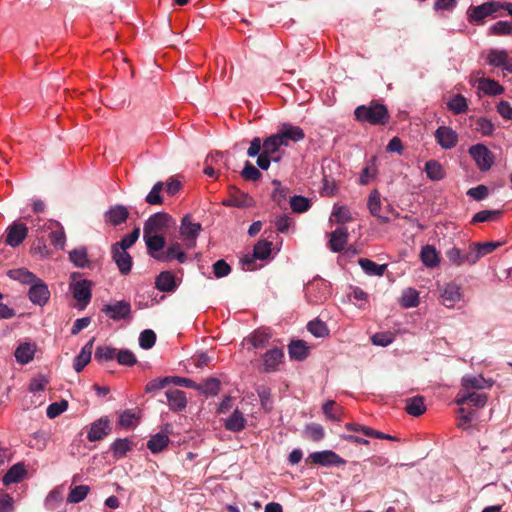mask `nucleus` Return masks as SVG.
<instances>
[{
	"instance_id": "1",
	"label": "nucleus",
	"mask_w": 512,
	"mask_h": 512,
	"mask_svg": "<svg viewBox=\"0 0 512 512\" xmlns=\"http://www.w3.org/2000/svg\"><path fill=\"white\" fill-rule=\"evenodd\" d=\"M354 113L358 121L367 122L371 125H384L389 120L387 108L378 103L359 106Z\"/></svg>"
},
{
	"instance_id": "2",
	"label": "nucleus",
	"mask_w": 512,
	"mask_h": 512,
	"mask_svg": "<svg viewBox=\"0 0 512 512\" xmlns=\"http://www.w3.org/2000/svg\"><path fill=\"white\" fill-rule=\"evenodd\" d=\"M175 225L172 217L166 213H155L144 223L143 235L163 234L168 228Z\"/></svg>"
},
{
	"instance_id": "3",
	"label": "nucleus",
	"mask_w": 512,
	"mask_h": 512,
	"mask_svg": "<svg viewBox=\"0 0 512 512\" xmlns=\"http://www.w3.org/2000/svg\"><path fill=\"white\" fill-rule=\"evenodd\" d=\"M201 229V224L198 222H193L190 215H185L182 218L179 232L183 240L184 248L192 249L196 246V240Z\"/></svg>"
},
{
	"instance_id": "4",
	"label": "nucleus",
	"mask_w": 512,
	"mask_h": 512,
	"mask_svg": "<svg viewBox=\"0 0 512 512\" xmlns=\"http://www.w3.org/2000/svg\"><path fill=\"white\" fill-rule=\"evenodd\" d=\"M440 302L447 308H454L455 305L463 300L462 287L455 283L449 282L439 287Z\"/></svg>"
},
{
	"instance_id": "5",
	"label": "nucleus",
	"mask_w": 512,
	"mask_h": 512,
	"mask_svg": "<svg viewBox=\"0 0 512 512\" xmlns=\"http://www.w3.org/2000/svg\"><path fill=\"white\" fill-rule=\"evenodd\" d=\"M272 243L267 240H261L254 246L253 257L242 259V268L247 271L256 269L255 259L265 260L270 256Z\"/></svg>"
},
{
	"instance_id": "6",
	"label": "nucleus",
	"mask_w": 512,
	"mask_h": 512,
	"mask_svg": "<svg viewBox=\"0 0 512 512\" xmlns=\"http://www.w3.org/2000/svg\"><path fill=\"white\" fill-rule=\"evenodd\" d=\"M41 219H38V230L46 232L50 231V239L54 246L63 248L65 245L66 237L61 224L54 220H47L42 226L40 225Z\"/></svg>"
},
{
	"instance_id": "7",
	"label": "nucleus",
	"mask_w": 512,
	"mask_h": 512,
	"mask_svg": "<svg viewBox=\"0 0 512 512\" xmlns=\"http://www.w3.org/2000/svg\"><path fill=\"white\" fill-rule=\"evenodd\" d=\"M283 359L284 353L282 349H270L263 354L262 363L259 366V370L266 373L277 371L280 364L283 362Z\"/></svg>"
},
{
	"instance_id": "8",
	"label": "nucleus",
	"mask_w": 512,
	"mask_h": 512,
	"mask_svg": "<svg viewBox=\"0 0 512 512\" xmlns=\"http://www.w3.org/2000/svg\"><path fill=\"white\" fill-rule=\"evenodd\" d=\"M469 153L475 160L480 170H488L493 164V156L489 149L483 144H476L470 147Z\"/></svg>"
},
{
	"instance_id": "9",
	"label": "nucleus",
	"mask_w": 512,
	"mask_h": 512,
	"mask_svg": "<svg viewBox=\"0 0 512 512\" xmlns=\"http://www.w3.org/2000/svg\"><path fill=\"white\" fill-rule=\"evenodd\" d=\"M28 297L33 304L40 306L46 304L50 298L48 286L37 277L36 281L30 285Z\"/></svg>"
},
{
	"instance_id": "10",
	"label": "nucleus",
	"mask_w": 512,
	"mask_h": 512,
	"mask_svg": "<svg viewBox=\"0 0 512 512\" xmlns=\"http://www.w3.org/2000/svg\"><path fill=\"white\" fill-rule=\"evenodd\" d=\"M501 8V3L497 1L486 2L470 9L469 21L480 23L484 18L492 15Z\"/></svg>"
},
{
	"instance_id": "11",
	"label": "nucleus",
	"mask_w": 512,
	"mask_h": 512,
	"mask_svg": "<svg viewBox=\"0 0 512 512\" xmlns=\"http://www.w3.org/2000/svg\"><path fill=\"white\" fill-rule=\"evenodd\" d=\"M455 402L458 405L470 403L477 408H482L486 405L487 395L476 391H468L466 388L460 389L456 395Z\"/></svg>"
},
{
	"instance_id": "12",
	"label": "nucleus",
	"mask_w": 512,
	"mask_h": 512,
	"mask_svg": "<svg viewBox=\"0 0 512 512\" xmlns=\"http://www.w3.org/2000/svg\"><path fill=\"white\" fill-rule=\"evenodd\" d=\"M309 459L322 466H340L346 464V461L331 450L314 452L309 455Z\"/></svg>"
},
{
	"instance_id": "13",
	"label": "nucleus",
	"mask_w": 512,
	"mask_h": 512,
	"mask_svg": "<svg viewBox=\"0 0 512 512\" xmlns=\"http://www.w3.org/2000/svg\"><path fill=\"white\" fill-rule=\"evenodd\" d=\"M435 139L443 149H452L458 143V134L448 126H440L435 132Z\"/></svg>"
},
{
	"instance_id": "14",
	"label": "nucleus",
	"mask_w": 512,
	"mask_h": 512,
	"mask_svg": "<svg viewBox=\"0 0 512 512\" xmlns=\"http://www.w3.org/2000/svg\"><path fill=\"white\" fill-rule=\"evenodd\" d=\"M102 311L113 320L125 319L130 315L131 305L127 301H117L114 304H107Z\"/></svg>"
},
{
	"instance_id": "15",
	"label": "nucleus",
	"mask_w": 512,
	"mask_h": 512,
	"mask_svg": "<svg viewBox=\"0 0 512 512\" xmlns=\"http://www.w3.org/2000/svg\"><path fill=\"white\" fill-rule=\"evenodd\" d=\"M111 253L121 274L127 275L132 268V257L130 254L120 246H112Z\"/></svg>"
},
{
	"instance_id": "16",
	"label": "nucleus",
	"mask_w": 512,
	"mask_h": 512,
	"mask_svg": "<svg viewBox=\"0 0 512 512\" xmlns=\"http://www.w3.org/2000/svg\"><path fill=\"white\" fill-rule=\"evenodd\" d=\"M277 134L283 138L284 146H288L290 142L301 141L305 136L301 127L287 123L281 125Z\"/></svg>"
},
{
	"instance_id": "17",
	"label": "nucleus",
	"mask_w": 512,
	"mask_h": 512,
	"mask_svg": "<svg viewBox=\"0 0 512 512\" xmlns=\"http://www.w3.org/2000/svg\"><path fill=\"white\" fill-rule=\"evenodd\" d=\"M28 229L23 223H14L7 229L6 243L11 247L18 246L27 236Z\"/></svg>"
},
{
	"instance_id": "18",
	"label": "nucleus",
	"mask_w": 512,
	"mask_h": 512,
	"mask_svg": "<svg viewBox=\"0 0 512 512\" xmlns=\"http://www.w3.org/2000/svg\"><path fill=\"white\" fill-rule=\"evenodd\" d=\"M271 334L267 329L261 328L252 332L249 336L244 339V343L250 345L249 349H262L267 346Z\"/></svg>"
},
{
	"instance_id": "19",
	"label": "nucleus",
	"mask_w": 512,
	"mask_h": 512,
	"mask_svg": "<svg viewBox=\"0 0 512 512\" xmlns=\"http://www.w3.org/2000/svg\"><path fill=\"white\" fill-rule=\"evenodd\" d=\"M143 239L145 241L149 255L152 258L158 260L159 255L163 253L161 250L165 246V238L163 234L143 235Z\"/></svg>"
},
{
	"instance_id": "20",
	"label": "nucleus",
	"mask_w": 512,
	"mask_h": 512,
	"mask_svg": "<svg viewBox=\"0 0 512 512\" xmlns=\"http://www.w3.org/2000/svg\"><path fill=\"white\" fill-rule=\"evenodd\" d=\"M173 259L180 263H184L187 259L185 252L182 250V245L177 241H171L167 250L158 257V261L161 262H169Z\"/></svg>"
},
{
	"instance_id": "21",
	"label": "nucleus",
	"mask_w": 512,
	"mask_h": 512,
	"mask_svg": "<svg viewBox=\"0 0 512 512\" xmlns=\"http://www.w3.org/2000/svg\"><path fill=\"white\" fill-rule=\"evenodd\" d=\"M329 248L333 252H340L344 249L348 240V230L344 226L338 227L336 230L329 234Z\"/></svg>"
},
{
	"instance_id": "22",
	"label": "nucleus",
	"mask_w": 512,
	"mask_h": 512,
	"mask_svg": "<svg viewBox=\"0 0 512 512\" xmlns=\"http://www.w3.org/2000/svg\"><path fill=\"white\" fill-rule=\"evenodd\" d=\"M37 346L32 342H23L19 344L14 352L16 361L19 364H28L34 358Z\"/></svg>"
},
{
	"instance_id": "23",
	"label": "nucleus",
	"mask_w": 512,
	"mask_h": 512,
	"mask_svg": "<svg viewBox=\"0 0 512 512\" xmlns=\"http://www.w3.org/2000/svg\"><path fill=\"white\" fill-rule=\"evenodd\" d=\"M110 432L109 421L106 419H99L91 424L87 434L90 442H95L103 439Z\"/></svg>"
},
{
	"instance_id": "24",
	"label": "nucleus",
	"mask_w": 512,
	"mask_h": 512,
	"mask_svg": "<svg viewBox=\"0 0 512 512\" xmlns=\"http://www.w3.org/2000/svg\"><path fill=\"white\" fill-rule=\"evenodd\" d=\"M74 298L78 302H83L86 306L91 298V282L88 280L77 281L72 285Z\"/></svg>"
},
{
	"instance_id": "25",
	"label": "nucleus",
	"mask_w": 512,
	"mask_h": 512,
	"mask_svg": "<svg viewBox=\"0 0 512 512\" xmlns=\"http://www.w3.org/2000/svg\"><path fill=\"white\" fill-rule=\"evenodd\" d=\"M128 216L129 212L126 207L122 205H116L105 213V221L113 226H117L124 223Z\"/></svg>"
},
{
	"instance_id": "26",
	"label": "nucleus",
	"mask_w": 512,
	"mask_h": 512,
	"mask_svg": "<svg viewBox=\"0 0 512 512\" xmlns=\"http://www.w3.org/2000/svg\"><path fill=\"white\" fill-rule=\"evenodd\" d=\"M381 198L378 190H373L368 197V209L372 216L378 218L380 223L389 222V218L381 214Z\"/></svg>"
},
{
	"instance_id": "27",
	"label": "nucleus",
	"mask_w": 512,
	"mask_h": 512,
	"mask_svg": "<svg viewBox=\"0 0 512 512\" xmlns=\"http://www.w3.org/2000/svg\"><path fill=\"white\" fill-rule=\"evenodd\" d=\"M476 83L477 88L487 95H500L504 92V88L497 81L490 78H478Z\"/></svg>"
},
{
	"instance_id": "28",
	"label": "nucleus",
	"mask_w": 512,
	"mask_h": 512,
	"mask_svg": "<svg viewBox=\"0 0 512 512\" xmlns=\"http://www.w3.org/2000/svg\"><path fill=\"white\" fill-rule=\"evenodd\" d=\"M94 338L87 342L81 349V352L76 356L74 360V369L76 372H80L90 362L92 349H93Z\"/></svg>"
},
{
	"instance_id": "29",
	"label": "nucleus",
	"mask_w": 512,
	"mask_h": 512,
	"mask_svg": "<svg viewBox=\"0 0 512 512\" xmlns=\"http://www.w3.org/2000/svg\"><path fill=\"white\" fill-rule=\"evenodd\" d=\"M491 384L485 380L481 375H466L462 378L461 389H467L468 391H475L477 389H484L489 387Z\"/></svg>"
},
{
	"instance_id": "30",
	"label": "nucleus",
	"mask_w": 512,
	"mask_h": 512,
	"mask_svg": "<svg viewBox=\"0 0 512 512\" xmlns=\"http://www.w3.org/2000/svg\"><path fill=\"white\" fill-rule=\"evenodd\" d=\"M166 397L170 408L173 410H183L187 405L185 392L179 389L168 390Z\"/></svg>"
},
{
	"instance_id": "31",
	"label": "nucleus",
	"mask_w": 512,
	"mask_h": 512,
	"mask_svg": "<svg viewBox=\"0 0 512 512\" xmlns=\"http://www.w3.org/2000/svg\"><path fill=\"white\" fill-rule=\"evenodd\" d=\"M223 205L228 207L247 208L254 205L253 199L244 192H236L229 199L224 200Z\"/></svg>"
},
{
	"instance_id": "32",
	"label": "nucleus",
	"mask_w": 512,
	"mask_h": 512,
	"mask_svg": "<svg viewBox=\"0 0 512 512\" xmlns=\"http://www.w3.org/2000/svg\"><path fill=\"white\" fill-rule=\"evenodd\" d=\"M169 444L168 432L161 431L153 435L147 442V447L152 453L163 451Z\"/></svg>"
},
{
	"instance_id": "33",
	"label": "nucleus",
	"mask_w": 512,
	"mask_h": 512,
	"mask_svg": "<svg viewBox=\"0 0 512 512\" xmlns=\"http://www.w3.org/2000/svg\"><path fill=\"white\" fill-rule=\"evenodd\" d=\"M7 275L10 279L25 285H31L37 279V276L26 268L11 269Z\"/></svg>"
},
{
	"instance_id": "34",
	"label": "nucleus",
	"mask_w": 512,
	"mask_h": 512,
	"mask_svg": "<svg viewBox=\"0 0 512 512\" xmlns=\"http://www.w3.org/2000/svg\"><path fill=\"white\" fill-rule=\"evenodd\" d=\"M291 359L302 361L309 354V346L302 340L292 341L288 347Z\"/></svg>"
},
{
	"instance_id": "35",
	"label": "nucleus",
	"mask_w": 512,
	"mask_h": 512,
	"mask_svg": "<svg viewBox=\"0 0 512 512\" xmlns=\"http://www.w3.org/2000/svg\"><path fill=\"white\" fill-rule=\"evenodd\" d=\"M420 257L423 264L429 268H434L438 266L440 262L439 253L431 245H426L422 248Z\"/></svg>"
},
{
	"instance_id": "36",
	"label": "nucleus",
	"mask_w": 512,
	"mask_h": 512,
	"mask_svg": "<svg viewBox=\"0 0 512 512\" xmlns=\"http://www.w3.org/2000/svg\"><path fill=\"white\" fill-rule=\"evenodd\" d=\"M155 284L157 289L163 292H171L176 288L175 277L169 271L160 273L156 278Z\"/></svg>"
},
{
	"instance_id": "37",
	"label": "nucleus",
	"mask_w": 512,
	"mask_h": 512,
	"mask_svg": "<svg viewBox=\"0 0 512 512\" xmlns=\"http://www.w3.org/2000/svg\"><path fill=\"white\" fill-rule=\"evenodd\" d=\"M246 425V419L243 414L239 410H234V412L226 419L225 427L234 432H238L244 429Z\"/></svg>"
},
{
	"instance_id": "38",
	"label": "nucleus",
	"mask_w": 512,
	"mask_h": 512,
	"mask_svg": "<svg viewBox=\"0 0 512 512\" xmlns=\"http://www.w3.org/2000/svg\"><path fill=\"white\" fill-rule=\"evenodd\" d=\"M425 172L427 177L432 181H439L445 176L443 166L436 160H429L426 162Z\"/></svg>"
},
{
	"instance_id": "39",
	"label": "nucleus",
	"mask_w": 512,
	"mask_h": 512,
	"mask_svg": "<svg viewBox=\"0 0 512 512\" xmlns=\"http://www.w3.org/2000/svg\"><path fill=\"white\" fill-rule=\"evenodd\" d=\"M508 52L501 49H490L487 52V63L493 67L504 68L505 62L507 61Z\"/></svg>"
},
{
	"instance_id": "40",
	"label": "nucleus",
	"mask_w": 512,
	"mask_h": 512,
	"mask_svg": "<svg viewBox=\"0 0 512 512\" xmlns=\"http://www.w3.org/2000/svg\"><path fill=\"white\" fill-rule=\"evenodd\" d=\"M419 293L413 288L403 290L399 303L404 308H413L419 305Z\"/></svg>"
},
{
	"instance_id": "41",
	"label": "nucleus",
	"mask_w": 512,
	"mask_h": 512,
	"mask_svg": "<svg viewBox=\"0 0 512 512\" xmlns=\"http://www.w3.org/2000/svg\"><path fill=\"white\" fill-rule=\"evenodd\" d=\"M25 472V468L22 464H15L3 476V483L5 485L17 483L22 480Z\"/></svg>"
},
{
	"instance_id": "42",
	"label": "nucleus",
	"mask_w": 512,
	"mask_h": 512,
	"mask_svg": "<svg viewBox=\"0 0 512 512\" xmlns=\"http://www.w3.org/2000/svg\"><path fill=\"white\" fill-rule=\"evenodd\" d=\"M405 409L408 414H410L414 417H417V416L422 415L425 412L426 407H425L423 398L413 397V398L406 400Z\"/></svg>"
},
{
	"instance_id": "43",
	"label": "nucleus",
	"mask_w": 512,
	"mask_h": 512,
	"mask_svg": "<svg viewBox=\"0 0 512 512\" xmlns=\"http://www.w3.org/2000/svg\"><path fill=\"white\" fill-rule=\"evenodd\" d=\"M283 138L279 136L277 133L271 135L263 142V151L266 154H269L273 157V155L283 146Z\"/></svg>"
},
{
	"instance_id": "44",
	"label": "nucleus",
	"mask_w": 512,
	"mask_h": 512,
	"mask_svg": "<svg viewBox=\"0 0 512 512\" xmlns=\"http://www.w3.org/2000/svg\"><path fill=\"white\" fill-rule=\"evenodd\" d=\"M352 220L351 213L349 209L345 206H334L333 211L331 213L330 222H336L340 224H345Z\"/></svg>"
},
{
	"instance_id": "45",
	"label": "nucleus",
	"mask_w": 512,
	"mask_h": 512,
	"mask_svg": "<svg viewBox=\"0 0 512 512\" xmlns=\"http://www.w3.org/2000/svg\"><path fill=\"white\" fill-rule=\"evenodd\" d=\"M359 265L369 275L382 276L385 272L386 265H378L372 260L361 258Z\"/></svg>"
},
{
	"instance_id": "46",
	"label": "nucleus",
	"mask_w": 512,
	"mask_h": 512,
	"mask_svg": "<svg viewBox=\"0 0 512 512\" xmlns=\"http://www.w3.org/2000/svg\"><path fill=\"white\" fill-rule=\"evenodd\" d=\"M70 261L77 267L84 268L88 265L87 250L83 247L72 250L69 253Z\"/></svg>"
},
{
	"instance_id": "47",
	"label": "nucleus",
	"mask_w": 512,
	"mask_h": 512,
	"mask_svg": "<svg viewBox=\"0 0 512 512\" xmlns=\"http://www.w3.org/2000/svg\"><path fill=\"white\" fill-rule=\"evenodd\" d=\"M90 488L87 485H78L71 488L67 501L69 503H79L84 500L89 492Z\"/></svg>"
},
{
	"instance_id": "48",
	"label": "nucleus",
	"mask_w": 512,
	"mask_h": 512,
	"mask_svg": "<svg viewBox=\"0 0 512 512\" xmlns=\"http://www.w3.org/2000/svg\"><path fill=\"white\" fill-rule=\"evenodd\" d=\"M448 108L455 114L463 113L467 110L468 105L466 98L462 95L453 96L447 103Z\"/></svg>"
},
{
	"instance_id": "49",
	"label": "nucleus",
	"mask_w": 512,
	"mask_h": 512,
	"mask_svg": "<svg viewBox=\"0 0 512 512\" xmlns=\"http://www.w3.org/2000/svg\"><path fill=\"white\" fill-rule=\"evenodd\" d=\"M137 415L131 410H125L119 417V425L125 429L134 428L138 424Z\"/></svg>"
},
{
	"instance_id": "50",
	"label": "nucleus",
	"mask_w": 512,
	"mask_h": 512,
	"mask_svg": "<svg viewBox=\"0 0 512 512\" xmlns=\"http://www.w3.org/2000/svg\"><path fill=\"white\" fill-rule=\"evenodd\" d=\"M307 329L315 337H326L329 334L326 324L320 320L310 321L307 325Z\"/></svg>"
},
{
	"instance_id": "51",
	"label": "nucleus",
	"mask_w": 512,
	"mask_h": 512,
	"mask_svg": "<svg viewBox=\"0 0 512 512\" xmlns=\"http://www.w3.org/2000/svg\"><path fill=\"white\" fill-rule=\"evenodd\" d=\"M446 256L451 264L461 266L466 263L465 252L457 247H452L446 252Z\"/></svg>"
},
{
	"instance_id": "52",
	"label": "nucleus",
	"mask_w": 512,
	"mask_h": 512,
	"mask_svg": "<svg viewBox=\"0 0 512 512\" xmlns=\"http://www.w3.org/2000/svg\"><path fill=\"white\" fill-rule=\"evenodd\" d=\"M163 186V182H157L146 196V202L151 205L162 204L161 191Z\"/></svg>"
},
{
	"instance_id": "53",
	"label": "nucleus",
	"mask_w": 512,
	"mask_h": 512,
	"mask_svg": "<svg viewBox=\"0 0 512 512\" xmlns=\"http://www.w3.org/2000/svg\"><path fill=\"white\" fill-rule=\"evenodd\" d=\"M490 34L492 35H511L512 22L498 21L490 27Z\"/></svg>"
},
{
	"instance_id": "54",
	"label": "nucleus",
	"mask_w": 512,
	"mask_h": 512,
	"mask_svg": "<svg viewBox=\"0 0 512 512\" xmlns=\"http://www.w3.org/2000/svg\"><path fill=\"white\" fill-rule=\"evenodd\" d=\"M116 349L109 346H99L95 351V359L98 361H109L116 357Z\"/></svg>"
},
{
	"instance_id": "55",
	"label": "nucleus",
	"mask_w": 512,
	"mask_h": 512,
	"mask_svg": "<svg viewBox=\"0 0 512 512\" xmlns=\"http://www.w3.org/2000/svg\"><path fill=\"white\" fill-rule=\"evenodd\" d=\"M132 448L131 443L127 439H117L112 444V450L115 456L123 457Z\"/></svg>"
},
{
	"instance_id": "56",
	"label": "nucleus",
	"mask_w": 512,
	"mask_h": 512,
	"mask_svg": "<svg viewBox=\"0 0 512 512\" xmlns=\"http://www.w3.org/2000/svg\"><path fill=\"white\" fill-rule=\"evenodd\" d=\"M140 229L135 228L131 233L127 234L122 238V240L118 243H115L113 246H120L123 250L127 251L139 238Z\"/></svg>"
},
{
	"instance_id": "57",
	"label": "nucleus",
	"mask_w": 512,
	"mask_h": 512,
	"mask_svg": "<svg viewBox=\"0 0 512 512\" xmlns=\"http://www.w3.org/2000/svg\"><path fill=\"white\" fill-rule=\"evenodd\" d=\"M500 215L498 210H483L476 213L472 218V223H482L496 219Z\"/></svg>"
},
{
	"instance_id": "58",
	"label": "nucleus",
	"mask_w": 512,
	"mask_h": 512,
	"mask_svg": "<svg viewBox=\"0 0 512 512\" xmlns=\"http://www.w3.org/2000/svg\"><path fill=\"white\" fill-rule=\"evenodd\" d=\"M305 432L308 438L316 442L322 440L325 435L323 427L319 424L308 425Z\"/></svg>"
},
{
	"instance_id": "59",
	"label": "nucleus",
	"mask_w": 512,
	"mask_h": 512,
	"mask_svg": "<svg viewBox=\"0 0 512 512\" xmlns=\"http://www.w3.org/2000/svg\"><path fill=\"white\" fill-rule=\"evenodd\" d=\"M290 206L294 212L302 213L308 210L309 201L303 196H294L290 200Z\"/></svg>"
},
{
	"instance_id": "60",
	"label": "nucleus",
	"mask_w": 512,
	"mask_h": 512,
	"mask_svg": "<svg viewBox=\"0 0 512 512\" xmlns=\"http://www.w3.org/2000/svg\"><path fill=\"white\" fill-rule=\"evenodd\" d=\"M156 341V335L152 330H144L139 337V344L144 349H150Z\"/></svg>"
},
{
	"instance_id": "61",
	"label": "nucleus",
	"mask_w": 512,
	"mask_h": 512,
	"mask_svg": "<svg viewBox=\"0 0 512 512\" xmlns=\"http://www.w3.org/2000/svg\"><path fill=\"white\" fill-rule=\"evenodd\" d=\"M476 130L484 136H490L494 131V124L489 119L479 118L476 122Z\"/></svg>"
},
{
	"instance_id": "62",
	"label": "nucleus",
	"mask_w": 512,
	"mask_h": 512,
	"mask_svg": "<svg viewBox=\"0 0 512 512\" xmlns=\"http://www.w3.org/2000/svg\"><path fill=\"white\" fill-rule=\"evenodd\" d=\"M68 407V403L66 401L55 402L48 406L47 408V416L51 419L59 416L61 413L66 411Z\"/></svg>"
},
{
	"instance_id": "63",
	"label": "nucleus",
	"mask_w": 512,
	"mask_h": 512,
	"mask_svg": "<svg viewBox=\"0 0 512 512\" xmlns=\"http://www.w3.org/2000/svg\"><path fill=\"white\" fill-rule=\"evenodd\" d=\"M220 382L215 379L207 380L203 385H200V391L204 394L216 395L219 392Z\"/></svg>"
},
{
	"instance_id": "64",
	"label": "nucleus",
	"mask_w": 512,
	"mask_h": 512,
	"mask_svg": "<svg viewBox=\"0 0 512 512\" xmlns=\"http://www.w3.org/2000/svg\"><path fill=\"white\" fill-rule=\"evenodd\" d=\"M116 358L121 365L132 366L136 363L135 355L129 350H120L116 353Z\"/></svg>"
}]
</instances>
